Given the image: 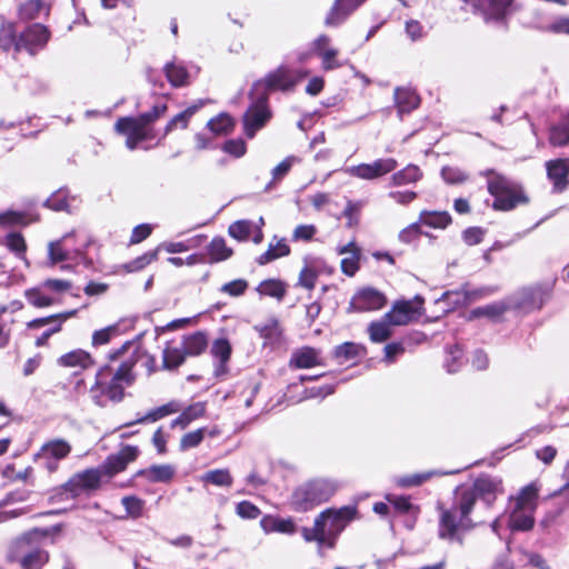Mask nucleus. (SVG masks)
<instances>
[{
  "instance_id": "49530a36",
  "label": "nucleus",
  "mask_w": 569,
  "mask_h": 569,
  "mask_svg": "<svg viewBox=\"0 0 569 569\" xmlns=\"http://www.w3.org/2000/svg\"><path fill=\"white\" fill-rule=\"evenodd\" d=\"M289 252L290 249L284 240H279L274 244L270 243L268 250L257 258V262L263 266L277 258L289 254Z\"/></svg>"
},
{
  "instance_id": "f03ea898",
  "label": "nucleus",
  "mask_w": 569,
  "mask_h": 569,
  "mask_svg": "<svg viewBox=\"0 0 569 569\" xmlns=\"http://www.w3.org/2000/svg\"><path fill=\"white\" fill-rule=\"evenodd\" d=\"M356 509L343 507L338 510L327 509L315 520L312 528H302L301 533L306 541H317L319 546L333 548L336 539L353 519Z\"/></svg>"
},
{
  "instance_id": "e433bc0d",
  "label": "nucleus",
  "mask_w": 569,
  "mask_h": 569,
  "mask_svg": "<svg viewBox=\"0 0 569 569\" xmlns=\"http://www.w3.org/2000/svg\"><path fill=\"white\" fill-rule=\"evenodd\" d=\"M50 8L42 0H27L19 7V18L21 20H34L42 14L48 16Z\"/></svg>"
},
{
  "instance_id": "5fc2aeb1",
  "label": "nucleus",
  "mask_w": 569,
  "mask_h": 569,
  "mask_svg": "<svg viewBox=\"0 0 569 569\" xmlns=\"http://www.w3.org/2000/svg\"><path fill=\"white\" fill-rule=\"evenodd\" d=\"M4 244L10 251L16 253L19 258H24L27 244L21 233L10 232L4 238Z\"/></svg>"
},
{
  "instance_id": "412c9836",
  "label": "nucleus",
  "mask_w": 569,
  "mask_h": 569,
  "mask_svg": "<svg viewBox=\"0 0 569 569\" xmlns=\"http://www.w3.org/2000/svg\"><path fill=\"white\" fill-rule=\"evenodd\" d=\"M259 337L263 340V347L276 349L283 343V328L276 317L267 319L263 323L254 326Z\"/></svg>"
},
{
  "instance_id": "603ef678",
  "label": "nucleus",
  "mask_w": 569,
  "mask_h": 569,
  "mask_svg": "<svg viewBox=\"0 0 569 569\" xmlns=\"http://www.w3.org/2000/svg\"><path fill=\"white\" fill-rule=\"evenodd\" d=\"M121 503L127 515L133 519L142 516L146 505L144 500L137 496H126L121 499Z\"/></svg>"
},
{
  "instance_id": "0eeeda50",
  "label": "nucleus",
  "mask_w": 569,
  "mask_h": 569,
  "mask_svg": "<svg viewBox=\"0 0 569 569\" xmlns=\"http://www.w3.org/2000/svg\"><path fill=\"white\" fill-rule=\"evenodd\" d=\"M8 560L18 563L22 569H41L49 561V553L26 536L13 543Z\"/></svg>"
},
{
  "instance_id": "7c9ffc66",
  "label": "nucleus",
  "mask_w": 569,
  "mask_h": 569,
  "mask_svg": "<svg viewBox=\"0 0 569 569\" xmlns=\"http://www.w3.org/2000/svg\"><path fill=\"white\" fill-rule=\"evenodd\" d=\"M395 102L400 116L409 113L419 106V97L408 88H397L395 90Z\"/></svg>"
},
{
  "instance_id": "cd10ccee",
  "label": "nucleus",
  "mask_w": 569,
  "mask_h": 569,
  "mask_svg": "<svg viewBox=\"0 0 569 569\" xmlns=\"http://www.w3.org/2000/svg\"><path fill=\"white\" fill-rule=\"evenodd\" d=\"M176 475V469L171 465H152L146 469L136 472L134 477H142L149 482L168 483Z\"/></svg>"
},
{
  "instance_id": "bb28decb",
  "label": "nucleus",
  "mask_w": 569,
  "mask_h": 569,
  "mask_svg": "<svg viewBox=\"0 0 569 569\" xmlns=\"http://www.w3.org/2000/svg\"><path fill=\"white\" fill-rule=\"evenodd\" d=\"M111 376V367L101 368L96 377V383L90 388L91 400L99 407H106L110 399L107 396V379Z\"/></svg>"
},
{
  "instance_id": "2eb2a0df",
  "label": "nucleus",
  "mask_w": 569,
  "mask_h": 569,
  "mask_svg": "<svg viewBox=\"0 0 569 569\" xmlns=\"http://www.w3.org/2000/svg\"><path fill=\"white\" fill-rule=\"evenodd\" d=\"M398 166L393 158L377 159L371 163H360L347 169V172L362 180H375L392 172Z\"/></svg>"
},
{
  "instance_id": "a18cd8bd",
  "label": "nucleus",
  "mask_w": 569,
  "mask_h": 569,
  "mask_svg": "<svg viewBox=\"0 0 569 569\" xmlns=\"http://www.w3.org/2000/svg\"><path fill=\"white\" fill-rule=\"evenodd\" d=\"M549 142L553 147H563L569 143V118L551 127Z\"/></svg>"
},
{
  "instance_id": "338daca9",
  "label": "nucleus",
  "mask_w": 569,
  "mask_h": 569,
  "mask_svg": "<svg viewBox=\"0 0 569 569\" xmlns=\"http://www.w3.org/2000/svg\"><path fill=\"white\" fill-rule=\"evenodd\" d=\"M433 472L416 473L412 476L399 477L396 479V483L402 488L416 487L430 479Z\"/></svg>"
},
{
  "instance_id": "79ce46f5",
  "label": "nucleus",
  "mask_w": 569,
  "mask_h": 569,
  "mask_svg": "<svg viewBox=\"0 0 569 569\" xmlns=\"http://www.w3.org/2000/svg\"><path fill=\"white\" fill-rule=\"evenodd\" d=\"M207 127L216 136H226L233 130L234 121L229 113L221 112L210 119Z\"/></svg>"
},
{
  "instance_id": "c03bdc74",
  "label": "nucleus",
  "mask_w": 569,
  "mask_h": 569,
  "mask_svg": "<svg viewBox=\"0 0 569 569\" xmlns=\"http://www.w3.org/2000/svg\"><path fill=\"white\" fill-rule=\"evenodd\" d=\"M422 173L420 169L415 164H409L405 169L396 172L391 177V184L403 186L418 181Z\"/></svg>"
},
{
  "instance_id": "bf43d9fd",
  "label": "nucleus",
  "mask_w": 569,
  "mask_h": 569,
  "mask_svg": "<svg viewBox=\"0 0 569 569\" xmlns=\"http://www.w3.org/2000/svg\"><path fill=\"white\" fill-rule=\"evenodd\" d=\"M462 366V350L458 346L448 349L445 367L449 373L457 372Z\"/></svg>"
},
{
  "instance_id": "c85d7f7f",
  "label": "nucleus",
  "mask_w": 569,
  "mask_h": 569,
  "mask_svg": "<svg viewBox=\"0 0 569 569\" xmlns=\"http://www.w3.org/2000/svg\"><path fill=\"white\" fill-rule=\"evenodd\" d=\"M339 254H347L341 260V270L345 274L352 277L359 269V258L360 250L355 241H350L349 243L339 247L337 249Z\"/></svg>"
},
{
  "instance_id": "a19ab883",
  "label": "nucleus",
  "mask_w": 569,
  "mask_h": 569,
  "mask_svg": "<svg viewBox=\"0 0 569 569\" xmlns=\"http://www.w3.org/2000/svg\"><path fill=\"white\" fill-rule=\"evenodd\" d=\"M419 221L430 228L445 229L451 222V217L446 211H422Z\"/></svg>"
},
{
  "instance_id": "f3484780",
  "label": "nucleus",
  "mask_w": 569,
  "mask_h": 569,
  "mask_svg": "<svg viewBox=\"0 0 569 569\" xmlns=\"http://www.w3.org/2000/svg\"><path fill=\"white\" fill-rule=\"evenodd\" d=\"M50 39V31L40 23L28 26L19 36L20 52L26 50L34 56L42 50Z\"/></svg>"
},
{
  "instance_id": "39448f33",
  "label": "nucleus",
  "mask_w": 569,
  "mask_h": 569,
  "mask_svg": "<svg viewBox=\"0 0 569 569\" xmlns=\"http://www.w3.org/2000/svg\"><path fill=\"white\" fill-rule=\"evenodd\" d=\"M539 488L536 483L523 487L512 500L513 507L509 516L511 530L527 531L533 527Z\"/></svg>"
},
{
  "instance_id": "ea45409f",
  "label": "nucleus",
  "mask_w": 569,
  "mask_h": 569,
  "mask_svg": "<svg viewBox=\"0 0 569 569\" xmlns=\"http://www.w3.org/2000/svg\"><path fill=\"white\" fill-rule=\"evenodd\" d=\"M391 326L393 325L388 319H386V316H383L379 321H372L368 326L370 340L377 343L388 340L392 335Z\"/></svg>"
},
{
  "instance_id": "37998d69",
  "label": "nucleus",
  "mask_w": 569,
  "mask_h": 569,
  "mask_svg": "<svg viewBox=\"0 0 569 569\" xmlns=\"http://www.w3.org/2000/svg\"><path fill=\"white\" fill-rule=\"evenodd\" d=\"M74 200L76 198L70 197L67 189H59L46 200L44 204L54 211H69Z\"/></svg>"
},
{
  "instance_id": "0e129e2a",
  "label": "nucleus",
  "mask_w": 569,
  "mask_h": 569,
  "mask_svg": "<svg viewBox=\"0 0 569 569\" xmlns=\"http://www.w3.org/2000/svg\"><path fill=\"white\" fill-rule=\"evenodd\" d=\"M507 307L503 303H491L485 307H479L472 310L471 315L475 318L488 317L497 318L506 311Z\"/></svg>"
},
{
  "instance_id": "b1692460",
  "label": "nucleus",
  "mask_w": 569,
  "mask_h": 569,
  "mask_svg": "<svg viewBox=\"0 0 569 569\" xmlns=\"http://www.w3.org/2000/svg\"><path fill=\"white\" fill-rule=\"evenodd\" d=\"M321 365L320 352L311 347L296 349L289 361V367L295 369H309Z\"/></svg>"
},
{
  "instance_id": "e2e57ef3",
  "label": "nucleus",
  "mask_w": 569,
  "mask_h": 569,
  "mask_svg": "<svg viewBox=\"0 0 569 569\" xmlns=\"http://www.w3.org/2000/svg\"><path fill=\"white\" fill-rule=\"evenodd\" d=\"M206 429L200 428L182 436L180 440V449L188 450L198 447L204 438Z\"/></svg>"
},
{
  "instance_id": "680f3d73",
  "label": "nucleus",
  "mask_w": 569,
  "mask_h": 569,
  "mask_svg": "<svg viewBox=\"0 0 569 569\" xmlns=\"http://www.w3.org/2000/svg\"><path fill=\"white\" fill-rule=\"evenodd\" d=\"M442 179L449 184H460L468 179V174L460 168L446 166L441 170Z\"/></svg>"
},
{
  "instance_id": "864d4df0",
  "label": "nucleus",
  "mask_w": 569,
  "mask_h": 569,
  "mask_svg": "<svg viewBox=\"0 0 569 569\" xmlns=\"http://www.w3.org/2000/svg\"><path fill=\"white\" fill-rule=\"evenodd\" d=\"M362 347L355 342H343L336 347L335 357L339 360L347 361L356 359L360 356Z\"/></svg>"
},
{
  "instance_id": "f704fd0d",
  "label": "nucleus",
  "mask_w": 569,
  "mask_h": 569,
  "mask_svg": "<svg viewBox=\"0 0 569 569\" xmlns=\"http://www.w3.org/2000/svg\"><path fill=\"white\" fill-rule=\"evenodd\" d=\"M207 237L203 234H197L188 238L183 241H169L161 243L158 249L164 250L168 253H180L191 249L200 248L206 241Z\"/></svg>"
},
{
  "instance_id": "4468645a",
  "label": "nucleus",
  "mask_w": 569,
  "mask_h": 569,
  "mask_svg": "<svg viewBox=\"0 0 569 569\" xmlns=\"http://www.w3.org/2000/svg\"><path fill=\"white\" fill-rule=\"evenodd\" d=\"M387 303L386 296L372 288L363 287L359 289L350 300L349 312H369L382 309Z\"/></svg>"
},
{
  "instance_id": "09e8293b",
  "label": "nucleus",
  "mask_w": 569,
  "mask_h": 569,
  "mask_svg": "<svg viewBox=\"0 0 569 569\" xmlns=\"http://www.w3.org/2000/svg\"><path fill=\"white\" fill-rule=\"evenodd\" d=\"M159 249H154L152 251L144 252L143 254L137 257L136 259L129 261L128 263H124L122 268L127 272H137L146 268L148 264H150L152 261L157 260L158 258Z\"/></svg>"
},
{
  "instance_id": "a878e982",
  "label": "nucleus",
  "mask_w": 569,
  "mask_h": 569,
  "mask_svg": "<svg viewBox=\"0 0 569 569\" xmlns=\"http://www.w3.org/2000/svg\"><path fill=\"white\" fill-rule=\"evenodd\" d=\"M182 410V405L177 400H171L166 405H162L160 407H157L152 410H150L144 416L138 417L134 421L127 422L123 425V427H131L136 423H148V422H156L167 416L177 413Z\"/></svg>"
},
{
  "instance_id": "473e14b6",
  "label": "nucleus",
  "mask_w": 569,
  "mask_h": 569,
  "mask_svg": "<svg viewBox=\"0 0 569 569\" xmlns=\"http://www.w3.org/2000/svg\"><path fill=\"white\" fill-rule=\"evenodd\" d=\"M24 298L29 305L36 308H46L59 302L54 296L48 293L42 283L38 287L26 290Z\"/></svg>"
},
{
  "instance_id": "8fccbe9b",
  "label": "nucleus",
  "mask_w": 569,
  "mask_h": 569,
  "mask_svg": "<svg viewBox=\"0 0 569 569\" xmlns=\"http://www.w3.org/2000/svg\"><path fill=\"white\" fill-rule=\"evenodd\" d=\"M300 161H301V159L296 156H288L286 159H283L278 166H276L272 169V180L270 182H268L264 190H269L271 188L273 181H279L283 177H286L287 173L292 168V166H295L296 163H299Z\"/></svg>"
},
{
  "instance_id": "aec40b11",
  "label": "nucleus",
  "mask_w": 569,
  "mask_h": 569,
  "mask_svg": "<svg viewBox=\"0 0 569 569\" xmlns=\"http://www.w3.org/2000/svg\"><path fill=\"white\" fill-rule=\"evenodd\" d=\"M139 453L138 447L124 446L118 453L109 456L99 468L104 477L111 478L123 471L130 462L138 458Z\"/></svg>"
},
{
  "instance_id": "4d7b16f0",
  "label": "nucleus",
  "mask_w": 569,
  "mask_h": 569,
  "mask_svg": "<svg viewBox=\"0 0 569 569\" xmlns=\"http://www.w3.org/2000/svg\"><path fill=\"white\" fill-rule=\"evenodd\" d=\"M483 292H485L483 289L480 290L479 292L478 291L469 292L467 290H463L461 292H459V291H457V292L447 291V292H445L442 295V299L443 300H450L455 305H467L471 300L476 299L477 297L482 296Z\"/></svg>"
},
{
  "instance_id": "423d86ee",
  "label": "nucleus",
  "mask_w": 569,
  "mask_h": 569,
  "mask_svg": "<svg viewBox=\"0 0 569 569\" xmlns=\"http://www.w3.org/2000/svg\"><path fill=\"white\" fill-rule=\"evenodd\" d=\"M488 177V191L495 197L496 210L509 211L527 199L519 184L492 170L483 172Z\"/></svg>"
},
{
  "instance_id": "13d9d810",
  "label": "nucleus",
  "mask_w": 569,
  "mask_h": 569,
  "mask_svg": "<svg viewBox=\"0 0 569 569\" xmlns=\"http://www.w3.org/2000/svg\"><path fill=\"white\" fill-rule=\"evenodd\" d=\"M118 335H120L119 325L108 326L93 332L92 345L96 347L107 345L113 337H117Z\"/></svg>"
},
{
  "instance_id": "a211bd4d",
  "label": "nucleus",
  "mask_w": 569,
  "mask_h": 569,
  "mask_svg": "<svg viewBox=\"0 0 569 569\" xmlns=\"http://www.w3.org/2000/svg\"><path fill=\"white\" fill-rule=\"evenodd\" d=\"M422 299L417 297L416 300L397 301L390 311L385 316L393 326H405L417 320L421 315Z\"/></svg>"
},
{
  "instance_id": "20e7f679",
  "label": "nucleus",
  "mask_w": 569,
  "mask_h": 569,
  "mask_svg": "<svg viewBox=\"0 0 569 569\" xmlns=\"http://www.w3.org/2000/svg\"><path fill=\"white\" fill-rule=\"evenodd\" d=\"M338 490L331 479L317 478L300 485L291 496V505L297 511H307L328 501Z\"/></svg>"
},
{
  "instance_id": "c9c22d12",
  "label": "nucleus",
  "mask_w": 569,
  "mask_h": 569,
  "mask_svg": "<svg viewBox=\"0 0 569 569\" xmlns=\"http://www.w3.org/2000/svg\"><path fill=\"white\" fill-rule=\"evenodd\" d=\"M208 347V339L203 332H193L186 336L182 341V349L186 356L196 357L201 355Z\"/></svg>"
},
{
  "instance_id": "052dcab7",
  "label": "nucleus",
  "mask_w": 569,
  "mask_h": 569,
  "mask_svg": "<svg viewBox=\"0 0 569 569\" xmlns=\"http://www.w3.org/2000/svg\"><path fill=\"white\" fill-rule=\"evenodd\" d=\"M363 0H359L356 2L355 7L359 6ZM341 0H336L331 11L326 18V24L327 26H338L340 24L346 17L348 16L349 11L345 10L342 6L340 4Z\"/></svg>"
},
{
  "instance_id": "69168bd1",
  "label": "nucleus",
  "mask_w": 569,
  "mask_h": 569,
  "mask_svg": "<svg viewBox=\"0 0 569 569\" xmlns=\"http://www.w3.org/2000/svg\"><path fill=\"white\" fill-rule=\"evenodd\" d=\"M30 222L28 216L23 212L7 211L0 213V224L2 226H27Z\"/></svg>"
},
{
  "instance_id": "3c124183",
  "label": "nucleus",
  "mask_w": 569,
  "mask_h": 569,
  "mask_svg": "<svg viewBox=\"0 0 569 569\" xmlns=\"http://www.w3.org/2000/svg\"><path fill=\"white\" fill-rule=\"evenodd\" d=\"M387 499L399 515H411L416 517L419 512L418 507L413 506L408 497L388 496Z\"/></svg>"
},
{
  "instance_id": "6e6552de",
  "label": "nucleus",
  "mask_w": 569,
  "mask_h": 569,
  "mask_svg": "<svg viewBox=\"0 0 569 569\" xmlns=\"http://www.w3.org/2000/svg\"><path fill=\"white\" fill-rule=\"evenodd\" d=\"M76 237V232L67 233L61 239L49 243L48 254L51 263L79 258L86 267L91 266L92 262L84 256V250L89 246L90 239L83 236L81 243L73 246L71 242Z\"/></svg>"
},
{
  "instance_id": "7ed1b4c3",
  "label": "nucleus",
  "mask_w": 569,
  "mask_h": 569,
  "mask_svg": "<svg viewBox=\"0 0 569 569\" xmlns=\"http://www.w3.org/2000/svg\"><path fill=\"white\" fill-rule=\"evenodd\" d=\"M168 110L166 103L154 104L150 111L143 112L138 117L119 118L114 124L118 133L126 137V147L129 150H136L140 142L157 138V132L152 124L161 118Z\"/></svg>"
},
{
  "instance_id": "393cba45",
  "label": "nucleus",
  "mask_w": 569,
  "mask_h": 569,
  "mask_svg": "<svg viewBox=\"0 0 569 569\" xmlns=\"http://www.w3.org/2000/svg\"><path fill=\"white\" fill-rule=\"evenodd\" d=\"M210 352L217 361L214 377L222 378L228 371L227 363L230 359L231 346L226 339H217L213 341Z\"/></svg>"
},
{
  "instance_id": "dca6fc26",
  "label": "nucleus",
  "mask_w": 569,
  "mask_h": 569,
  "mask_svg": "<svg viewBox=\"0 0 569 569\" xmlns=\"http://www.w3.org/2000/svg\"><path fill=\"white\" fill-rule=\"evenodd\" d=\"M298 81V76L287 67H279L276 71L270 72L263 80H259L253 84V91L258 92L267 90H290Z\"/></svg>"
},
{
  "instance_id": "2f4dec72",
  "label": "nucleus",
  "mask_w": 569,
  "mask_h": 569,
  "mask_svg": "<svg viewBox=\"0 0 569 569\" xmlns=\"http://www.w3.org/2000/svg\"><path fill=\"white\" fill-rule=\"evenodd\" d=\"M256 291L260 298L269 297L280 302L287 293V284L279 279H267L257 286Z\"/></svg>"
},
{
  "instance_id": "5701e85b",
  "label": "nucleus",
  "mask_w": 569,
  "mask_h": 569,
  "mask_svg": "<svg viewBox=\"0 0 569 569\" xmlns=\"http://www.w3.org/2000/svg\"><path fill=\"white\" fill-rule=\"evenodd\" d=\"M567 159H557L546 162L547 176L553 183L555 191H563L569 183V168Z\"/></svg>"
},
{
  "instance_id": "774afa93",
  "label": "nucleus",
  "mask_w": 569,
  "mask_h": 569,
  "mask_svg": "<svg viewBox=\"0 0 569 569\" xmlns=\"http://www.w3.org/2000/svg\"><path fill=\"white\" fill-rule=\"evenodd\" d=\"M405 31L411 41H418L427 34L422 23L413 19H410L406 22Z\"/></svg>"
},
{
  "instance_id": "c756f323",
  "label": "nucleus",
  "mask_w": 569,
  "mask_h": 569,
  "mask_svg": "<svg viewBox=\"0 0 569 569\" xmlns=\"http://www.w3.org/2000/svg\"><path fill=\"white\" fill-rule=\"evenodd\" d=\"M203 256L209 263H217L227 260L232 256V249L226 243L221 237H214L206 248Z\"/></svg>"
},
{
  "instance_id": "de8ad7c7",
  "label": "nucleus",
  "mask_w": 569,
  "mask_h": 569,
  "mask_svg": "<svg viewBox=\"0 0 569 569\" xmlns=\"http://www.w3.org/2000/svg\"><path fill=\"white\" fill-rule=\"evenodd\" d=\"M186 357L182 348L167 345L162 355L163 367L166 369H176L183 363Z\"/></svg>"
},
{
  "instance_id": "6ab92c4d",
  "label": "nucleus",
  "mask_w": 569,
  "mask_h": 569,
  "mask_svg": "<svg viewBox=\"0 0 569 569\" xmlns=\"http://www.w3.org/2000/svg\"><path fill=\"white\" fill-rule=\"evenodd\" d=\"M267 92H254L251 88V138L272 119Z\"/></svg>"
},
{
  "instance_id": "4c0bfd02",
  "label": "nucleus",
  "mask_w": 569,
  "mask_h": 569,
  "mask_svg": "<svg viewBox=\"0 0 569 569\" xmlns=\"http://www.w3.org/2000/svg\"><path fill=\"white\" fill-rule=\"evenodd\" d=\"M58 363L62 367H70V368L79 367L81 369H86V368L90 367L93 363V361H92L91 356L88 352H86L81 349H78V350L70 351L66 355H62L58 359Z\"/></svg>"
},
{
  "instance_id": "f257e3e1",
  "label": "nucleus",
  "mask_w": 569,
  "mask_h": 569,
  "mask_svg": "<svg viewBox=\"0 0 569 569\" xmlns=\"http://www.w3.org/2000/svg\"><path fill=\"white\" fill-rule=\"evenodd\" d=\"M439 537L448 541H462V535L473 527L470 518L472 495L455 492L450 508L439 507Z\"/></svg>"
},
{
  "instance_id": "4be33fe9",
  "label": "nucleus",
  "mask_w": 569,
  "mask_h": 569,
  "mask_svg": "<svg viewBox=\"0 0 569 569\" xmlns=\"http://www.w3.org/2000/svg\"><path fill=\"white\" fill-rule=\"evenodd\" d=\"M192 70L194 71L196 74L199 72V69L197 67H191L190 69H188L182 61L177 60H172L166 63L163 67V71L168 81L174 88L188 86L190 82Z\"/></svg>"
},
{
  "instance_id": "ddd939ff",
  "label": "nucleus",
  "mask_w": 569,
  "mask_h": 569,
  "mask_svg": "<svg viewBox=\"0 0 569 569\" xmlns=\"http://www.w3.org/2000/svg\"><path fill=\"white\" fill-rule=\"evenodd\" d=\"M77 310H71L67 312L56 313L43 318H37L29 322H27V329L28 330H38L41 328H44V331L37 337L36 339V346L37 347H43L47 345L49 338L59 332L62 328V323L76 316Z\"/></svg>"
},
{
  "instance_id": "58836bf2",
  "label": "nucleus",
  "mask_w": 569,
  "mask_h": 569,
  "mask_svg": "<svg viewBox=\"0 0 569 569\" xmlns=\"http://www.w3.org/2000/svg\"><path fill=\"white\" fill-rule=\"evenodd\" d=\"M521 295L519 305L526 309H540L548 299V292L540 288L526 289Z\"/></svg>"
},
{
  "instance_id": "9b49d317",
  "label": "nucleus",
  "mask_w": 569,
  "mask_h": 569,
  "mask_svg": "<svg viewBox=\"0 0 569 569\" xmlns=\"http://www.w3.org/2000/svg\"><path fill=\"white\" fill-rule=\"evenodd\" d=\"M104 476L100 468H90L76 473L62 487L70 498H76L83 492L94 491L100 488Z\"/></svg>"
},
{
  "instance_id": "72a5a7b5",
  "label": "nucleus",
  "mask_w": 569,
  "mask_h": 569,
  "mask_svg": "<svg viewBox=\"0 0 569 569\" xmlns=\"http://www.w3.org/2000/svg\"><path fill=\"white\" fill-rule=\"evenodd\" d=\"M0 49L8 52L13 50L20 52L19 37L17 36L16 24L10 21H3L0 26Z\"/></svg>"
},
{
  "instance_id": "1a4fd4ad",
  "label": "nucleus",
  "mask_w": 569,
  "mask_h": 569,
  "mask_svg": "<svg viewBox=\"0 0 569 569\" xmlns=\"http://www.w3.org/2000/svg\"><path fill=\"white\" fill-rule=\"evenodd\" d=\"M71 452L70 443L64 439H53L44 442L34 455L36 461H41L43 468L52 473L59 468V461L67 458Z\"/></svg>"
},
{
  "instance_id": "9d476101",
  "label": "nucleus",
  "mask_w": 569,
  "mask_h": 569,
  "mask_svg": "<svg viewBox=\"0 0 569 569\" xmlns=\"http://www.w3.org/2000/svg\"><path fill=\"white\" fill-rule=\"evenodd\" d=\"M459 495L471 493L472 507L477 499H481L488 507H490L498 493L501 492V480L490 476H481L477 478L471 487H459L456 490Z\"/></svg>"
},
{
  "instance_id": "6e6d98bb",
  "label": "nucleus",
  "mask_w": 569,
  "mask_h": 569,
  "mask_svg": "<svg viewBox=\"0 0 569 569\" xmlns=\"http://www.w3.org/2000/svg\"><path fill=\"white\" fill-rule=\"evenodd\" d=\"M202 481L214 486H230L231 477L227 469L211 470L202 476Z\"/></svg>"
},
{
  "instance_id": "f8f14e48",
  "label": "nucleus",
  "mask_w": 569,
  "mask_h": 569,
  "mask_svg": "<svg viewBox=\"0 0 569 569\" xmlns=\"http://www.w3.org/2000/svg\"><path fill=\"white\" fill-rule=\"evenodd\" d=\"M133 366L134 361L130 359L122 362L116 370L111 368V376L107 379V396L111 402H120L123 399L124 389L134 380Z\"/></svg>"
}]
</instances>
